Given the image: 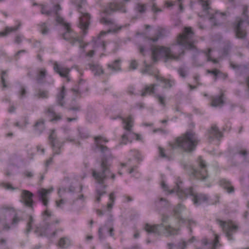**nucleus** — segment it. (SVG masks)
<instances>
[{
    "mask_svg": "<svg viewBox=\"0 0 249 249\" xmlns=\"http://www.w3.org/2000/svg\"><path fill=\"white\" fill-rule=\"evenodd\" d=\"M195 33L191 27H184L179 34L175 43L169 47L158 46L152 50V59L156 62L160 58H163L164 62L169 60L179 61L185 54L184 49L189 50L196 49Z\"/></svg>",
    "mask_w": 249,
    "mask_h": 249,
    "instance_id": "1",
    "label": "nucleus"
},
{
    "mask_svg": "<svg viewBox=\"0 0 249 249\" xmlns=\"http://www.w3.org/2000/svg\"><path fill=\"white\" fill-rule=\"evenodd\" d=\"M94 151L95 152H99L101 158V170L91 169L93 178L100 185L97 187L96 190L97 194L96 201L99 202L101 200V196L106 194L105 189L107 186L104 185V183L105 180L107 178V174L110 172L108 160L112 159L113 157L110 149L104 144L108 142L107 138L101 136H98L94 137Z\"/></svg>",
    "mask_w": 249,
    "mask_h": 249,
    "instance_id": "2",
    "label": "nucleus"
},
{
    "mask_svg": "<svg viewBox=\"0 0 249 249\" xmlns=\"http://www.w3.org/2000/svg\"><path fill=\"white\" fill-rule=\"evenodd\" d=\"M199 140L196 134L192 131L186 132L182 136L177 138L174 143H169L172 148H181L187 152L194 151Z\"/></svg>",
    "mask_w": 249,
    "mask_h": 249,
    "instance_id": "3",
    "label": "nucleus"
},
{
    "mask_svg": "<svg viewBox=\"0 0 249 249\" xmlns=\"http://www.w3.org/2000/svg\"><path fill=\"white\" fill-rule=\"evenodd\" d=\"M248 7L245 5L243 8V18L237 17L235 21L233 23L234 32L235 37L237 38L245 40L247 36V31L246 29L242 27L244 22H246L249 25V18L247 15Z\"/></svg>",
    "mask_w": 249,
    "mask_h": 249,
    "instance_id": "4",
    "label": "nucleus"
},
{
    "mask_svg": "<svg viewBox=\"0 0 249 249\" xmlns=\"http://www.w3.org/2000/svg\"><path fill=\"white\" fill-rule=\"evenodd\" d=\"M175 191L177 192L178 196L180 198H185L188 196H192L193 201L196 205H199L203 202H206L208 200V197L206 195L196 193L192 188L183 190L178 184L176 188H175V190H173L171 193Z\"/></svg>",
    "mask_w": 249,
    "mask_h": 249,
    "instance_id": "5",
    "label": "nucleus"
},
{
    "mask_svg": "<svg viewBox=\"0 0 249 249\" xmlns=\"http://www.w3.org/2000/svg\"><path fill=\"white\" fill-rule=\"evenodd\" d=\"M4 215L3 220L6 222L8 217H11V225H16L22 219L18 215L15 208L11 206L4 205L0 209Z\"/></svg>",
    "mask_w": 249,
    "mask_h": 249,
    "instance_id": "6",
    "label": "nucleus"
},
{
    "mask_svg": "<svg viewBox=\"0 0 249 249\" xmlns=\"http://www.w3.org/2000/svg\"><path fill=\"white\" fill-rule=\"evenodd\" d=\"M217 223L222 228V230L229 240H233L232 235L238 229V227L233 224L231 222H226L220 219H217Z\"/></svg>",
    "mask_w": 249,
    "mask_h": 249,
    "instance_id": "7",
    "label": "nucleus"
},
{
    "mask_svg": "<svg viewBox=\"0 0 249 249\" xmlns=\"http://www.w3.org/2000/svg\"><path fill=\"white\" fill-rule=\"evenodd\" d=\"M66 32L62 34V38L69 41L72 46L76 42H81V40L71 28L70 24H65Z\"/></svg>",
    "mask_w": 249,
    "mask_h": 249,
    "instance_id": "8",
    "label": "nucleus"
},
{
    "mask_svg": "<svg viewBox=\"0 0 249 249\" xmlns=\"http://www.w3.org/2000/svg\"><path fill=\"white\" fill-rule=\"evenodd\" d=\"M198 164L199 170L193 169L192 174L197 178L204 180L207 177L206 165L205 161L200 157L198 159Z\"/></svg>",
    "mask_w": 249,
    "mask_h": 249,
    "instance_id": "9",
    "label": "nucleus"
},
{
    "mask_svg": "<svg viewBox=\"0 0 249 249\" xmlns=\"http://www.w3.org/2000/svg\"><path fill=\"white\" fill-rule=\"evenodd\" d=\"M49 141L50 145L53 148L54 153L55 154H60V148L62 146V143L57 139V135L54 130H51V133L49 136Z\"/></svg>",
    "mask_w": 249,
    "mask_h": 249,
    "instance_id": "10",
    "label": "nucleus"
},
{
    "mask_svg": "<svg viewBox=\"0 0 249 249\" xmlns=\"http://www.w3.org/2000/svg\"><path fill=\"white\" fill-rule=\"evenodd\" d=\"M79 12L81 13V16L79 18V27L82 30L83 34L85 35L90 24V16L89 13H82L80 10Z\"/></svg>",
    "mask_w": 249,
    "mask_h": 249,
    "instance_id": "11",
    "label": "nucleus"
},
{
    "mask_svg": "<svg viewBox=\"0 0 249 249\" xmlns=\"http://www.w3.org/2000/svg\"><path fill=\"white\" fill-rule=\"evenodd\" d=\"M53 69L54 71L59 74L62 77H65L67 78V81L69 82L70 81L68 75L70 71V69L69 68L60 66L56 62L54 64Z\"/></svg>",
    "mask_w": 249,
    "mask_h": 249,
    "instance_id": "12",
    "label": "nucleus"
},
{
    "mask_svg": "<svg viewBox=\"0 0 249 249\" xmlns=\"http://www.w3.org/2000/svg\"><path fill=\"white\" fill-rule=\"evenodd\" d=\"M208 138L210 141H213L214 138L220 140L223 137L222 132L215 124L212 125L211 128L208 130Z\"/></svg>",
    "mask_w": 249,
    "mask_h": 249,
    "instance_id": "13",
    "label": "nucleus"
},
{
    "mask_svg": "<svg viewBox=\"0 0 249 249\" xmlns=\"http://www.w3.org/2000/svg\"><path fill=\"white\" fill-rule=\"evenodd\" d=\"M51 192L52 190H47L45 189H41L38 191L39 200L46 206L47 205L48 202V195Z\"/></svg>",
    "mask_w": 249,
    "mask_h": 249,
    "instance_id": "14",
    "label": "nucleus"
},
{
    "mask_svg": "<svg viewBox=\"0 0 249 249\" xmlns=\"http://www.w3.org/2000/svg\"><path fill=\"white\" fill-rule=\"evenodd\" d=\"M164 225L163 224H157L154 225H151L148 223L146 224L144 227V230L148 233H155L160 234V228H163Z\"/></svg>",
    "mask_w": 249,
    "mask_h": 249,
    "instance_id": "15",
    "label": "nucleus"
},
{
    "mask_svg": "<svg viewBox=\"0 0 249 249\" xmlns=\"http://www.w3.org/2000/svg\"><path fill=\"white\" fill-rule=\"evenodd\" d=\"M22 195L25 205L28 207L32 208L33 203L32 199L33 196V194L28 191L23 190Z\"/></svg>",
    "mask_w": 249,
    "mask_h": 249,
    "instance_id": "16",
    "label": "nucleus"
},
{
    "mask_svg": "<svg viewBox=\"0 0 249 249\" xmlns=\"http://www.w3.org/2000/svg\"><path fill=\"white\" fill-rule=\"evenodd\" d=\"M45 120L42 118L38 119L33 125L34 131L38 134H40L45 129Z\"/></svg>",
    "mask_w": 249,
    "mask_h": 249,
    "instance_id": "17",
    "label": "nucleus"
},
{
    "mask_svg": "<svg viewBox=\"0 0 249 249\" xmlns=\"http://www.w3.org/2000/svg\"><path fill=\"white\" fill-rule=\"evenodd\" d=\"M219 185L228 193H232L234 192V187L231 185V182L226 179H221L219 181Z\"/></svg>",
    "mask_w": 249,
    "mask_h": 249,
    "instance_id": "18",
    "label": "nucleus"
},
{
    "mask_svg": "<svg viewBox=\"0 0 249 249\" xmlns=\"http://www.w3.org/2000/svg\"><path fill=\"white\" fill-rule=\"evenodd\" d=\"M61 10V7L59 4H56L53 6V14L56 16V21L57 22L61 24L64 25L65 28V24H70L68 23L65 22L64 19L61 17L58 12Z\"/></svg>",
    "mask_w": 249,
    "mask_h": 249,
    "instance_id": "19",
    "label": "nucleus"
},
{
    "mask_svg": "<svg viewBox=\"0 0 249 249\" xmlns=\"http://www.w3.org/2000/svg\"><path fill=\"white\" fill-rule=\"evenodd\" d=\"M154 205L157 210H160L161 208L167 207L169 205V202L167 200L163 197H158L154 201Z\"/></svg>",
    "mask_w": 249,
    "mask_h": 249,
    "instance_id": "20",
    "label": "nucleus"
},
{
    "mask_svg": "<svg viewBox=\"0 0 249 249\" xmlns=\"http://www.w3.org/2000/svg\"><path fill=\"white\" fill-rule=\"evenodd\" d=\"M118 118H120L121 119H122L123 123L125 124V125L124 127V129L125 130H127L128 131L130 132L131 130V128L132 127V124H129V123H126V121L121 117L119 116V117H118ZM129 133L130 132H128L126 133H124V134L123 135L122 137V143H123L124 144L126 143L127 140V136L128 135Z\"/></svg>",
    "mask_w": 249,
    "mask_h": 249,
    "instance_id": "21",
    "label": "nucleus"
},
{
    "mask_svg": "<svg viewBox=\"0 0 249 249\" xmlns=\"http://www.w3.org/2000/svg\"><path fill=\"white\" fill-rule=\"evenodd\" d=\"M119 9V5L118 4L114 2H110L105 8L104 12L107 15H110L112 12L118 10Z\"/></svg>",
    "mask_w": 249,
    "mask_h": 249,
    "instance_id": "22",
    "label": "nucleus"
},
{
    "mask_svg": "<svg viewBox=\"0 0 249 249\" xmlns=\"http://www.w3.org/2000/svg\"><path fill=\"white\" fill-rule=\"evenodd\" d=\"M121 60L120 59L114 60L112 63L108 64L107 68L112 72H116L121 70L120 65Z\"/></svg>",
    "mask_w": 249,
    "mask_h": 249,
    "instance_id": "23",
    "label": "nucleus"
},
{
    "mask_svg": "<svg viewBox=\"0 0 249 249\" xmlns=\"http://www.w3.org/2000/svg\"><path fill=\"white\" fill-rule=\"evenodd\" d=\"M89 69L93 72L95 75H100L104 73L102 68L99 65L89 64Z\"/></svg>",
    "mask_w": 249,
    "mask_h": 249,
    "instance_id": "24",
    "label": "nucleus"
},
{
    "mask_svg": "<svg viewBox=\"0 0 249 249\" xmlns=\"http://www.w3.org/2000/svg\"><path fill=\"white\" fill-rule=\"evenodd\" d=\"M66 95V89L64 86H63L61 88L60 91L57 95V103L58 105L63 106L65 102L63 101V99Z\"/></svg>",
    "mask_w": 249,
    "mask_h": 249,
    "instance_id": "25",
    "label": "nucleus"
},
{
    "mask_svg": "<svg viewBox=\"0 0 249 249\" xmlns=\"http://www.w3.org/2000/svg\"><path fill=\"white\" fill-rule=\"evenodd\" d=\"M223 96L224 94L222 93L220 96L213 98L212 102V106L218 107L222 106L224 104Z\"/></svg>",
    "mask_w": 249,
    "mask_h": 249,
    "instance_id": "26",
    "label": "nucleus"
},
{
    "mask_svg": "<svg viewBox=\"0 0 249 249\" xmlns=\"http://www.w3.org/2000/svg\"><path fill=\"white\" fill-rule=\"evenodd\" d=\"M47 71L45 69H41L39 70L36 76V81L38 83H42L46 77Z\"/></svg>",
    "mask_w": 249,
    "mask_h": 249,
    "instance_id": "27",
    "label": "nucleus"
},
{
    "mask_svg": "<svg viewBox=\"0 0 249 249\" xmlns=\"http://www.w3.org/2000/svg\"><path fill=\"white\" fill-rule=\"evenodd\" d=\"M155 78L157 80L163 82L164 84V88H170L172 86V84L174 83V82H171L169 80L165 79L159 75H155Z\"/></svg>",
    "mask_w": 249,
    "mask_h": 249,
    "instance_id": "28",
    "label": "nucleus"
},
{
    "mask_svg": "<svg viewBox=\"0 0 249 249\" xmlns=\"http://www.w3.org/2000/svg\"><path fill=\"white\" fill-rule=\"evenodd\" d=\"M212 50L211 49H209L207 52L203 51L201 52L204 54L205 56V61H212L214 64H216L218 63V60L216 59H212L211 56V52Z\"/></svg>",
    "mask_w": 249,
    "mask_h": 249,
    "instance_id": "29",
    "label": "nucleus"
},
{
    "mask_svg": "<svg viewBox=\"0 0 249 249\" xmlns=\"http://www.w3.org/2000/svg\"><path fill=\"white\" fill-rule=\"evenodd\" d=\"M75 191V188L72 186H70L68 188L62 187L60 188L58 191V194L60 197H62L63 195L67 192L73 193Z\"/></svg>",
    "mask_w": 249,
    "mask_h": 249,
    "instance_id": "30",
    "label": "nucleus"
},
{
    "mask_svg": "<svg viewBox=\"0 0 249 249\" xmlns=\"http://www.w3.org/2000/svg\"><path fill=\"white\" fill-rule=\"evenodd\" d=\"M58 245L60 248H66L70 245V241L67 238L62 237L60 239Z\"/></svg>",
    "mask_w": 249,
    "mask_h": 249,
    "instance_id": "31",
    "label": "nucleus"
},
{
    "mask_svg": "<svg viewBox=\"0 0 249 249\" xmlns=\"http://www.w3.org/2000/svg\"><path fill=\"white\" fill-rule=\"evenodd\" d=\"M40 6L41 7L40 12L42 15L49 16L53 13V9L52 10L48 9L46 5L41 4H40Z\"/></svg>",
    "mask_w": 249,
    "mask_h": 249,
    "instance_id": "32",
    "label": "nucleus"
},
{
    "mask_svg": "<svg viewBox=\"0 0 249 249\" xmlns=\"http://www.w3.org/2000/svg\"><path fill=\"white\" fill-rule=\"evenodd\" d=\"M18 28V26L15 27H6L5 30L0 32V37L6 36L10 33L16 31Z\"/></svg>",
    "mask_w": 249,
    "mask_h": 249,
    "instance_id": "33",
    "label": "nucleus"
},
{
    "mask_svg": "<svg viewBox=\"0 0 249 249\" xmlns=\"http://www.w3.org/2000/svg\"><path fill=\"white\" fill-rule=\"evenodd\" d=\"M35 96L37 98H47L48 97V91L39 89L37 92L35 94Z\"/></svg>",
    "mask_w": 249,
    "mask_h": 249,
    "instance_id": "34",
    "label": "nucleus"
},
{
    "mask_svg": "<svg viewBox=\"0 0 249 249\" xmlns=\"http://www.w3.org/2000/svg\"><path fill=\"white\" fill-rule=\"evenodd\" d=\"M40 31L42 35H47L49 32V28H48L46 22H42L39 25Z\"/></svg>",
    "mask_w": 249,
    "mask_h": 249,
    "instance_id": "35",
    "label": "nucleus"
},
{
    "mask_svg": "<svg viewBox=\"0 0 249 249\" xmlns=\"http://www.w3.org/2000/svg\"><path fill=\"white\" fill-rule=\"evenodd\" d=\"M53 223L50 224V225H48L47 228H46L45 230H44V231L43 228L39 229L38 228H37L35 232L37 233L38 231H39L40 233L38 235L39 236H47V235H48L49 233L47 232V231L50 229V227H51V225Z\"/></svg>",
    "mask_w": 249,
    "mask_h": 249,
    "instance_id": "36",
    "label": "nucleus"
},
{
    "mask_svg": "<svg viewBox=\"0 0 249 249\" xmlns=\"http://www.w3.org/2000/svg\"><path fill=\"white\" fill-rule=\"evenodd\" d=\"M164 229L167 232V236L177 234L178 233V230L171 227L170 226H165Z\"/></svg>",
    "mask_w": 249,
    "mask_h": 249,
    "instance_id": "37",
    "label": "nucleus"
},
{
    "mask_svg": "<svg viewBox=\"0 0 249 249\" xmlns=\"http://www.w3.org/2000/svg\"><path fill=\"white\" fill-rule=\"evenodd\" d=\"M7 71H2L0 79H1V83L3 88H7L8 86L6 84L5 78L7 77Z\"/></svg>",
    "mask_w": 249,
    "mask_h": 249,
    "instance_id": "38",
    "label": "nucleus"
},
{
    "mask_svg": "<svg viewBox=\"0 0 249 249\" xmlns=\"http://www.w3.org/2000/svg\"><path fill=\"white\" fill-rule=\"evenodd\" d=\"M165 30L164 29L159 30L157 34V36L153 38H150L149 39L155 42L158 40L159 38L164 36Z\"/></svg>",
    "mask_w": 249,
    "mask_h": 249,
    "instance_id": "39",
    "label": "nucleus"
},
{
    "mask_svg": "<svg viewBox=\"0 0 249 249\" xmlns=\"http://www.w3.org/2000/svg\"><path fill=\"white\" fill-rule=\"evenodd\" d=\"M154 85H152L151 87H146L144 89V91L142 93L141 96L144 97L147 93H151L154 92Z\"/></svg>",
    "mask_w": 249,
    "mask_h": 249,
    "instance_id": "40",
    "label": "nucleus"
},
{
    "mask_svg": "<svg viewBox=\"0 0 249 249\" xmlns=\"http://www.w3.org/2000/svg\"><path fill=\"white\" fill-rule=\"evenodd\" d=\"M236 152L237 154H239L245 158H246L248 154L247 150L242 147H237Z\"/></svg>",
    "mask_w": 249,
    "mask_h": 249,
    "instance_id": "41",
    "label": "nucleus"
},
{
    "mask_svg": "<svg viewBox=\"0 0 249 249\" xmlns=\"http://www.w3.org/2000/svg\"><path fill=\"white\" fill-rule=\"evenodd\" d=\"M33 222H34L33 217L32 216H30L29 222L27 223V228L25 230V233L26 234H28L32 230V227Z\"/></svg>",
    "mask_w": 249,
    "mask_h": 249,
    "instance_id": "42",
    "label": "nucleus"
},
{
    "mask_svg": "<svg viewBox=\"0 0 249 249\" xmlns=\"http://www.w3.org/2000/svg\"><path fill=\"white\" fill-rule=\"evenodd\" d=\"M135 9L140 13H143L146 11V5L144 4L138 3L136 6Z\"/></svg>",
    "mask_w": 249,
    "mask_h": 249,
    "instance_id": "43",
    "label": "nucleus"
},
{
    "mask_svg": "<svg viewBox=\"0 0 249 249\" xmlns=\"http://www.w3.org/2000/svg\"><path fill=\"white\" fill-rule=\"evenodd\" d=\"M181 183H182L181 182H180L179 183H177L176 185V186L173 189H172L171 190H170V191L168 190V187H167V185L165 184V183L164 182V181H163L161 182V186L162 188L163 189V190L164 191H169L170 192V193L171 194V193H173V192L171 193V191L173 190H175V188H176L177 185L178 184H179V185L180 187V188H182L180 186V184H181ZM174 192H176L178 194L177 192L176 191L173 192V193H174Z\"/></svg>",
    "mask_w": 249,
    "mask_h": 249,
    "instance_id": "44",
    "label": "nucleus"
},
{
    "mask_svg": "<svg viewBox=\"0 0 249 249\" xmlns=\"http://www.w3.org/2000/svg\"><path fill=\"white\" fill-rule=\"evenodd\" d=\"M44 113L51 117L55 115V114L56 113L54 111V109L53 107H49L46 108L44 111Z\"/></svg>",
    "mask_w": 249,
    "mask_h": 249,
    "instance_id": "45",
    "label": "nucleus"
},
{
    "mask_svg": "<svg viewBox=\"0 0 249 249\" xmlns=\"http://www.w3.org/2000/svg\"><path fill=\"white\" fill-rule=\"evenodd\" d=\"M220 72V71L217 69H214L212 70H207V73L211 74H213L214 75V80L216 81L218 77V75H219V73Z\"/></svg>",
    "mask_w": 249,
    "mask_h": 249,
    "instance_id": "46",
    "label": "nucleus"
},
{
    "mask_svg": "<svg viewBox=\"0 0 249 249\" xmlns=\"http://www.w3.org/2000/svg\"><path fill=\"white\" fill-rule=\"evenodd\" d=\"M159 156L160 157L164 159H169V157L165 153V150L161 147H159Z\"/></svg>",
    "mask_w": 249,
    "mask_h": 249,
    "instance_id": "47",
    "label": "nucleus"
},
{
    "mask_svg": "<svg viewBox=\"0 0 249 249\" xmlns=\"http://www.w3.org/2000/svg\"><path fill=\"white\" fill-rule=\"evenodd\" d=\"M178 71L179 75L182 77H185L187 75V70L184 67H180L178 68Z\"/></svg>",
    "mask_w": 249,
    "mask_h": 249,
    "instance_id": "48",
    "label": "nucleus"
},
{
    "mask_svg": "<svg viewBox=\"0 0 249 249\" xmlns=\"http://www.w3.org/2000/svg\"><path fill=\"white\" fill-rule=\"evenodd\" d=\"M184 207L181 204H178L177 206L174 209V212L175 214L177 215L179 214L183 210Z\"/></svg>",
    "mask_w": 249,
    "mask_h": 249,
    "instance_id": "49",
    "label": "nucleus"
},
{
    "mask_svg": "<svg viewBox=\"0 0 249 249\" xmlns=\"http://www.w3.org/2000/svg\"><path fill=\"white\" fill-rule=\"evenodd\" d=\"M156 98L158 100L159 103L163 106H165V98L164 97L158 94L156 95Z\"/></svg>",
    "mask_w": 249,
    "mask_h": 249,
    "instance_id": "50",
    "label": "nucleus"
},
{
    "mask_svg": "<svg viewBox=\"0 0 249 249\" xmlns=\"http://www.w3.org/2000/svg\"><path fill=\"white\" fill-rule=\"evenodd\" d=\"M19 93L20 95V97L21 98L25 96V94L26 93V90L24 86H20Z\"/></svg>",
    "mask_w": 249,
    "mask_h": 249,
    "instance_id": "51",
    "label": "nucleus"
},
{
    "mask_svg": "<svg viewBox=\"0 0 249 249\" xmlns=\"http://www.w3.org/2000/svg\"><path fill=\"white\" fill-rule=\"evenodd\" d=\"M72 2L76 4L78 6V11L81 8V4L84 3L85 0H71Z\"/></svg>",
    "mask_w": 249,
    "mask_h": 249,
    "instance_id": "52",
    "label": "nucleus"
},
{
    "mask_svg": "<svg viewBox=\"0 0 249 249\" xmlns=\"http://www.w3.org/2000/svg\"><path fill=\"white\" fill-rule=\"evenodd\" d=\"M202 6L204 11L207 12L208 14H210V12L208 11V10L210 9V7L208 3L206 1H203Z\"/></svg>",
    "mask_w": 249,
    "mask_h": 249,
    "instance_id": "53",
    "label": "nucleus"
},
{
    "mask_svg": "<svg viewBox=\"0 0 249 249\" xmlns=\"http://www.w3.org/2000/svg\"><path fill=\"white\" fill-rule=\"evenodd\" d=\"M62 118V117L60 114H55V115L53 116L52 117V118L51 120V122L53 121H57L61 120Z\"/></svg>",
    "mask_w": 249,
    "mask_h": 249,
    "instance_id": "54",
    "label": "nucleus"
},
{
    "mask_svg": "<svg viewBox=\"0 0 249 249\" xmlns=\"http://www.w3.org/2000/svg\"><path fill=\"white\" fill-rule=\"evenodd\" d=\"M69 110L78 111L81 110V107L79 105H76L74 107H71L69 108Z\"/></svg>",
    "mask_w": 249,
    "mask_h": 249,
    "instance_id": "55",
    "label": "nucleus"
},
{
    "mask_svg": "<svg viewBox=\"0 0 249 249\" xmlns=\"http://www.w3.org/2000/svg\"><path fill=\"white\" fill-rule=\"evenodd\" d=\"M137 66L138 63L135 60H132L130 63V68L132 69V70H135L137 69Z\"/></svg>",
    "mask_w": 249,
    "mask_h": 249,
    "instance_id": "56",
    "label": "nucleus"
},
{
    "mask_svg": "<svg viewBox=\"0 0 249 249\" xmlns=\"http://www.w3.org/2000/svg\"><path fill=\"white\" fill-rule=\"evenodd\" d=\"M151 10L154 12H159L161 11L160 9L157 7L156 4L153 2H152Z\"/></svg>",
    "mask_w": 249,
    "mask_h": 249,
    "instance_id": "57",
    "label": "nucleus"
},
{
    "mask_svg": "<svg viewBox=\"0 0 249 249\" xmlns=\"http://www.w3.org/2000/svg\"><path fill=\"white\" fill-rule=\"evenodd\" d=\"M3 186L4 188L6 189L11 190H14L16 189L15 188L13 187L12 185L10 183H4L3 184Z\"/></svg>",
    "mask_w": 249,
    "mask_h": 249,
    "instance_id": "58",
    "label": "nucleus"
},
{
    "mask_svg": "<svg viewBox=\"0 0 249 249\" xmlns=\"http://www.w3.org/2000/svg\"><path fill=\"white\" fill-rule=\"evenodd\" d=\"M219 243V240H218V236L217 235H215L214 241L212 249H215L217 245Z\"/></svg>",
    "mask_w": 249,
    "mask_h": 249,
    "instance_id": "59",
    "label": "nucleus"
},
{
    "mask_svg": "<svg viewBox=\"0 0 249 249\" xmlns=\"http://www.w3.org/2000/svg\"><path fill=\"white\" fill-rule=\"evenodd\" d=\"M100 22L102 23L106 24H109L112 23V22L111 20L107 19V18H102L100 19Z\"/></svg>",
    "mask_w": 249,
    "mask_h": 249,
    "instance_id": "60",
    "label": "nucleus"
},
{
    "mask_svg": "<svg viewBox=\"0 0 249 249\" xmlns=\"http://www.w3.org/2000/svg\"><path fill=\"white\" fill-rule=\"evenodd\" d=\"M103 228L100 227L98 230L99 238L100 240H103L105 238V236L102 233Z\"/></svg>",
    "mask_w": 249,
    "mask_h": 249,
    "instance_id": "61",
    "label": "nucleus"
},
{
    "mask_svg": "<svg viewBox=\"0 0 249 249\" xmlns=\"http://www.w3.org/2000/svg\"><path fill=\"white\" fill-rule=\"evenodd\" d=\"M178 248L181 249H184L186 247V243L185 241H183L181 243L178 244Z\"/></svg>",
    "mask_w": 249,
    "mask_h": 249,
    "instance_id": "62",
    "label": "nucleus"
},
{
    "mask_svg": "<svg viewBox=\"0 0 249 249\" xmlns=\"http://www.w3.org/2000/svg\"><path fill=\"white\" fill-rule=\"evenodd\" d=\"M15 42L17 44H20L22 42V37L20 36H17L15 38Z\"/></svg>",
    "mask_w": 249,
    "mask_h": 249,
    "instance_id": "63",
    "label": "nucleus"
},
{
    "mask_svg": "<svg viewBox=\"0 0 249 249\" xmlns=\"http://www.w3.org/2000/svg\"><path fill=\"white\" fill-rule=\"evenodd\" d=\"M24 174L26 177H27L28 178H31L32 177H33V174L31 172H30V171H25L24 172Z\"/></svg>",
    "mask_w": 249,
    "mask_h": 249,
    "instance_id": "64",
    "label": "nucleus"
}]
</instances>
